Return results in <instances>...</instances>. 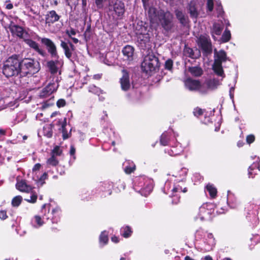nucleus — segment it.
<instances>
[{
  "label": "nucleus",
  "mask_w": 260,
  "mask_h": 260,
  "mask_svg": "<svg viewBox=\"0 0 260 260\" xmlns=\"http://www.w3.org/2000/svg\"><path fill=\"white\" fill-rule=\"evenodd\" d=\"M148 15L150 23L156 24L161 27L165 33L174 32L175 25L173 22V15L169 11L157 10L154 7H150L148 10Z\"/></svg>",
  "instance_id": "1"
},
{
  "label": "nucleus",
  "mask_w": 260,
  "mask_h": 260,
  "mask_svg": "<svg viewBox=\"0 0 260 260\" xmlns=\"http://www.w3.org/2000/svg\"><path fill=\"white\" fill-rule=\"evenodd\" d=\"M41 69L40 62L31 58H24L18 62L17 76L28 75L31 77L39 72Z\"/></svg>",
  "instance_id": "2"
},
{
  "label": "nucleus",
  "mask_w": 260,
  "mask_h": 260,
  "mask_svg": "<svg viewBox=\"0 0 260 260\" xmlns=\"http://www.w3.org/2000/svg\"><path fill=\"white\" fill-rule=\"evenodd\" d=\"M160 66L158 58L151 51L144 58L141 63V69L143 72L150 74L159 70Z\"/></svg>",
  "instance_id": "3"
},
{
  "label": "nucleus",
  "mask_w": 260,
  "mask_h": 260,
  "mask_svg": "<svg viewBox=\"0 0 260 260\" xmlns=\"http://www.w3.org/2000/svg\"><path fill=\"white\" fill-rule=\"evenodd\" d=\"M17 37L22 39L29 47L34 49L42 57H45L47 55L46 52L39 47L38 43L29 39V35L28 32L23 27L18 25H17Z\"/></svg>",
  "instance_id": "4"
},
{
  "label": "nucleus",
  "mask_w": 260,
  "mask_h": 260,
  "mask_svg": "<svg viewBox=\"0 0 260 260\" xmlns=\"http://www.w3.org/2000/svg\"><path fill=\"white\" fill-rule=\"evenodd\" d=\"M184 84L185 87L190 91L198 92L202 94L207 93V88L199 80L188 77L184 81Z\"/></svg>",
  "instance_id": "5"
},
{
  "label": "nucleus",
  "mask_w": 260,
  "mask_h": 260,
  "mask_svg": "<svg viewBox=\"0 0 260 260\" xmlns=\"http://www.w3.org/2000/svg\"><path fill=\"white\" fill-rule=\"evenodd\" d=\"M109 11L113 17L121 19L125 12L124 3L120 0L112 2L109 6Z\"/></svg>",
  "instance_id": "6"
},
{
  "label": "nucleus",
  "mask_w": 260,
  "mask_h": 260,
  "mask_svg": "<svg viewBox=\"0 0 260 260\" xmlns=\"http://www.w3.org/2000/svg\"><path fill=\"white\" fill-rule=\"evenodd\" d=\"M47 204H44L41 209V212L44 213L43 218L47 220H50L53 223H57L60 220V209L58 207H56L52 209L51 212H50V209H48V212L46 213V206ZM51 205L48 204V206L50 207Z\"/></svg>",
  "instance_id": "7"
},
{
  "label": "nucleus",
  "mask_w": 260,
  "mask_h": 260,
  "mask_svg": "<svg viewBox=\"0 0 260 260\" xmlns=\"http://www.w3.org/2000/svg\"><path fill=\"white\" fill-rule=\"evenodd\" d=\"M16 54H14L8 58L4 64L3 69V74L7 78L12 77L16 71Z\"/></svg>",
  "instance_id": "8"
},
{
  "label": "nucleus",
  "mask_w": 260,
  "mask_h": 260,
  "mask_svg": "<svg viewBox=\"0 0 260 260\" xmlns=\"http://www.w3.org/2000/svg\"><path fill=\"white\" fill-rule=\"evenodd\" d=\"M198 45L204 54L208 55L212 53V43L209 36L201 35L198 38Z\"/></svg>",
  "instance_id": "9"
},
{
  "label": "nucleus",
  "mask_w": 260,
  "mask_h": 260,
  "mask_svg": "<svg viewBox=\"0 0 260 260\" xmlns=\"http://www.w3.org/2000/svg\"><path fill=\"white\" fill-rule=\"evenodd\" d=\"M214 205L212 203L203 204L199 208V218L202 221L208 220L211 218V215L214 212Z\"/></svg>",
  "instance_id": "10"
},
{
  "label": "nucleus",
  "mask_w": 260,
  "mask_h": 260,
  "mask_svg": "<svg viewBox=\"0 0 260 260\" xmlns=\"http://www.w3.org/2000/svg\"><path fill=\"white\" fill-rule=\"evenodd\" d=\"M40 39L41 43L46 47L48 53L50 55L52 58H59L57 47L55 44L50 39L42 38H40Z\"/></svg>",
  "instance_id": "11"
},
{
  "label": "nucleus",
  "mask_w": 260,
  "mask_h": 260,
  "mask_svg": "<svg viewBox=\"0 0 260 260\" xmlns=\"http://www.w3.org/2000/svg\"><path fill=\"white\" fill-rule=\"evenodd\" d=\"M112 182L108 181L101 182L98 187L97 191L100 194L101 197L105 198L112 194Z\"/></svg>",
  "instance_id": "12"
},
{
  "label": "nucleus",
  "mask_w": 260,
  "mask_h": 260,
  "mask_svg": "<svg viewBox=\"0 0 260 260\" xmlns=\"http://www.w3.org/2000/svg\"><path fill=\"white\" fill-rule=\"evenodd\" d=\"M138 46L141 50H145L151 47L150 34H139L137 35Z\"/></svg>",
  "instance_id": "13"
},
{
  "label": "nucleus",
  "mask_w": 260,
  "mask_h": 260,
  "mask_svg": "<svg viewBox=\"0 0 260 260\" xmlns=\"http://www.w3.org/2000/svg\"><path fill=\"white\" fill-rule=\"evenodd\" d=\"M122 76L119 79V83L122 90L128 91L131 88V82L129 72L126 69L121 71Z\"/></svg>",
  "instance_id": "14"
},
{
  "label": "nucleus",
  "mask_w": 260,
  "mask_h": 260,
  "mask_svg": "<svg viewBox=\"0 0 260 260\" xmlns=\"http://www.w3.org/2000/svg\"><path fill=\"white\" fill-rule=\"evenodd\" d=\"M57 90L54 83H50L40 91L39 96L44 99L48 97Z\"/></svg>",
  "instance_id": "15"
},
{
  "label": "nucleus",
  "mask_w": 260,
  "mask_h": 260,
  "mask_svg": "<svg viewBox=\"0 0 260 260\" xmlns=\"http://www.w3.org/2000/svg\"><path fill=\"white\" fill-rule=\"evenodd\" d=\"M61 16L58 15L55 11L51 10L48 11L45 16V23L48 26H50L55 22L58 21Z\"/></svg>",
  "instance_id": "16"
},
{
  "label": "nucleus",
  "mask_w": 260,
  "mask_h": 260,
  "mask_svg": "<svg viewBox=\"0 0 260 260\" xmlns=\"http://www.w3.org/2000/svg\"><path fill=\"white\" fill-rule=\"evenodd\" d=\"M174 13L176 18L182 26L186 27L188 25L189 23L188 17L181 10L176 9Z\"/></svg>",
  "instance_id": "17"
},
{
  "label": "nucleus",
  "mask_w": 260,
  "mask_h": 260,
  "mask_svg": "<svg viewBox=\"0 0 260 260\" xmlns=\"http://www.w3.org/2000/svg\"><path fill=\"white\" fill-rule=\"evenodd\" d=\"M135 48L131 45H127L122 50L124 59L131 61L134 59Z\"/></svg>",
  "instance_id": "18"
},
{
  "label": "nucleus",
  "mask_w": 260,
  "mask_h": 260,
  "mask_svg": "<svg viewBox=\"0 0 260 260\" xmlns=\"http://www.w3.org/2000/svg\"><path fill=\"white\" fill-rule=\"evenodd\" d=\"M54 60H50L47 62L46 67L52 75L56 74L58 71L57 66L60 64L59 58H55Z\"/></svg>",
  "instance_id": "19"
},
{
  "label": "nucleus",
  "mask_w": 260,
  "mask_h": 260,
  "mask_svg": "<svg viewBox=\"0 0 260 260\" xmlns=\"http://www.w3.org/2000/svg\"><path fill=\"white\" fill-rule=\"evenodd\" d=\"M223 29V24L215 22L213 23L212 27L211 28V34L212 38L215 40V35L219 36L221 35V32Z\"/></svg>",
  "instance_id": "20"
},
{
  "label": "nucleus",
  "mask_w": 260,
  "mask_h": 260,
  "mask_svg": "<svg viewBox=\"0 0 260 260\" xmlns=\"http://www.w3.org/2000/svg\"><path fill=\"white\" fill-rule=\"evenodd\" d=\"M60 46L63 49L65 56L70 60H72V55L74 56L76 55V53H73L70 50L68 43L61 41Z\"/></svg>",
  "instance_id": "21"
},
{
  "label": "nucleus",
  "mask_w": 260,
  "mask_h": 260,
  "mask_svg": "<svg viewBox=\"0 0 260 260\" xmlns=\"http://www.w3.org/2000/svg\"><path fill=\"white\" fill-rule=\"evenodd\" d=\"M212 69L214 73L218 76L222 77V78L225 77V74L223 69L222 63L216 61L214 62L212 66Z\"/></svg>",
  "instance_id": "22"
},
{
  "label": "nucleus",
  "mask_w": 260,
  "mask_h": 260,
  "mask_svg": "<svg viewBox=\"0 0 260 260\" xmlns=\"http://www.w3.org/2000/svg\"><path fill=\"white\" fill-rule=\"evenodd\" d=\"M215 57V58L214 60L215 62L217 61L222 63L223 62H225L228 60L226 53L223 50H220L218 52L216 51Z\"/></svg>",
  "instance_id": "23"
},
{
  "label": "nucleus",
  "mask_w": 260,
  "mask_h": 260,
  "mask_svg": "<svg viewBox=\"0 0 260 260\" xmlns=\"http://www.w3.org/2000/svg\"><path fill=\"white\" fill-rule=\"evenodd\" d=\"M188 71L194 77H201L203 74V70L199 66L189 67Z\"/></svg>",
  "instance_id": "24"
},
{
  "label": "nucleus",
  "mask_w": 260,
  "mask_h": 260,
  "mask_svg": "<svg viewBox=\"0 0 260 260\" xmlns=\"http://www.w3.org/2000/svg\"><path fill=\"white\" fill-rule=\"evenodd\" d=\"M17 189L21 192L29 193L32 190L31 186L27 185L25 181H17Z\"/></svg>",
  "instance_id": "25"
},
{
  "label": "nucleus",
  "mask_w": 260,
  "mask_h": 260,
  "mask_svg": "<svg viewBox=\"0 0 260 260\" xmlns=\"http://www.w3.org/2000/svg\"><path fill=\"white\" fill-rule=\"evenodd\" d=\"M188 191L187 188L186 186L183 187V182H179L174 185L172 189V192L173 193H179L180 192L186 193Z\"/></svg>",
  "instance_id": "26"
},
{
  "label": "nucleus",
  "mask_w": 260,
  "mask_h": 260,
  "mask_svg": "<svg viewBox=\"0 0 260 260\" xmlns=\"http://www.w3.org/2000/svg\"><path fill=\"white\" fill-rule=\"evenodd\" d=\"M227 202L231 208H236L239 205V202L234 194H229L228 197Z\"/></svg>",
  "instance_id": "27"
},
{
  "label": "nucleus",
  "mask_w": 260,
  "mask_h": 260,
  "mask_svg": "<svg viewBox=\"0 0 260 260\" xmlns=\"http://www.w3.org/2000/svg\"><path fill=\"white\" fill-rule=\"evenodd\" d=\"M136 170V165L134 162L128 160L125 162V166L124 168V172L127 174H130Z\"/></svg>",
  "instance_id": "28"
},
{
  "label": "nucleus",
  "mask_w": 260,
  "mask_h": 260,
  "mask_svg": "<svg viewBox=\"0 0 260 260\" xmlns=\"http://www.w3.org/2000/svg\"><path fill=\"white\" fill-rule=\"evenodd\" d=\"M148 25L146 26L145 25H143V22H141V24L138 23L136 26V34L138 35L139 34H149L148 32Z\"/></svg>",
  "instance_id": "29"
},
{
  "label": "nucleus",
  "mask_w": 260,
  "mask_h": 260,
  "mask_svg": "<svg viewBox=\"0 0 260 260\" xmlns=\"http://www.w3.org/2000/svg\"><path fill=\"white\" fill-rule=\"evenodd\" d=\"M170 135L167 132H165L163 133L160 137V143L162 146H167L169 144L170 142Z\"/></svg>",
  "instance_id": "30"
},
{
  "label": "nucleus",
  "mask_w": 260,
  "mask_h": 260,
  "mask_svg": "<svg viewBox=\"0 0 260 260\" xmlns=\"http://www.w3.org/2000/svg\"><path fill=\"white\" fill-rule=\"evenodd\" d=\"M206 189L212 199H215L216 197L217 191L214 185L208 184L206 186Z\"/></svg>",
  "instance_id": "31"
},
{
  "label": "nucleus",
  "mask_w": 260,
  "mask_h": 260,
  "mask_svg": "<svg viewBox=\"0 0 260 260\" xmlns=\"http://www.w3.org/2000/svg\"><path fill=\"white\" fill-rule=\"evenodd\" d=\"M121 235L125 238H129L132 234L133 231L129 226H125L121 229Z\"/></svg>",
  "instance_id": "32"
},
{
  "label": "nucleus",
  "mask_w": 260,
  "mask_h": 260,
  "mask_svg": "<svg viewBox=\"0 0 260 260\" xmlns=\"http://www.w3.org/2000/svg\"><path fill=\"white\" fill-rule=\"evenodd\" d=\"M188 11L191 18H197L198 17L199 13L194 4L190 3L188 6Z\"/></svg>",
  "instance_id": "33"
},
{
  "label": "nucleus",
  "mask_w": 260,
  "mask_h": 260,
  "mask_svg": "<svg viewBox=\"0 0 260 260\" xmlns=\"http://www.w3.org/2000/svg\"><path fill=\"white\" fill-rule=\"evenodd\" d=\"M88 90L89 92L93 94L100 95L103 93V91L98 87H96L94 85H90L88 88Z\"/></svg>",
  "instance_id": "34"
},
{
  "label": "nucleus",
  "mask_w": 260,
  "mask_h": 260,
  "mask_svg": "<svg viewBox=\"0 0 260 260\" xmlns=\"http://www.w3.org/2000/svg\"><path fill=\"white\" fill-rule=\"evenodd\" d=\"M99 241L100 243H102L104 245H106L108 243L109 238L106 231H103L101 233L99 237Z\"/></svg>",
  "instance_id": "35"
},
{
  "label": "nucleus",
  "mask_w": 260,
  "mask_h": 260,
  "mask_svg": "<svg viewBox=\"0 0 260 260\" xmlns=\"http://www.w3.org/2000/svg\"><path fill=\"white\" fill-rule=\"evenodd\" d=\"M19 76L20 85L24 87L28 84L29 77L30 76L28 75L21 76L20 75Z\"/></svg>",
  "instance_id": "36"
},
{
  "label": "nucleus",
  "mask_w": 260,
  "mask_h": 260,
  "mask_svg": "<svg viewBox=\"0 0 260 260\" xmlns=\"http://www.w3.org/2000/svg\"><path fill=\"white\" fill-rule=\"evenodd\" d=\"M231 38V34L230 30L226 28L224 31L223 32L222 37H221V41L223 43H226L229 42Z\"/></svg>",
  "instance_id": "37"
},
{
  "label": "nucleus",
  "mask_w": 260,
  "mask_h": 260,
  "mask_svg": "<svg viewBox=\"0 0 260 260\" xmlns=\"http://www.w3.org/2000/svg\"><path fill=\"white\" fill-rule=\"evenodd\" d=\"M48 178V174L44 172L38 180L37 183L39 187L42 186L45 183V180Z\"/></svg>",
  "instance_id": "38"
},
{
  "label": "nucleus",
  "mask_w": 260,
  "mask_h": 260,
  "mask_svg": "<svg viewBox=\"0 0 260 260\" xmlns=\"http://www.w3.org/2000/svg\"><path fill=\"white\" fill-rule=\"evenodd\" d=\"M184 54L186 56H188V57L193 59L194 58V52L193 50L190 48V47H185L184 50Z\"/></svg>",
  "instance_id": "39"
},
{
  "label": "nucleus",
  "mask_w": 260,
  "mask_h": 260,
  "mask_svg": "<svg viewBox=\"0 0 260 260\" xmlns=\"http://www.w3.org/2000/svg\"><path fill=\"white\" fill-rule=\"evenodd\" d=\"M58 160L54 155H51V156L48 158L47 161V164L53 167H55L58 165Z\"/></svg>",
  "instance_id": "40"
},
{
  "label": "nucleus",
  "mask_w": 260,
  "mask_h": 260,
  "mask_svg": "<svg viewBox=\"0 0 260 260\" xmlns=\"http://www.w3.org/2000/svg\"><path fill=\"white\" fill-rule=\"evenodd\" d=\"M171 197L172 198V204L173 205H176L180 202V197L178 193H173V192H172Z\"/></svg>",
  "instance_id": "41"
},
{
  "label": "nucleus",
  "mask_w": 260,
  "mask_h": 260,
  "mask_svg": "<svg viewBox=\"0 0 260 260\" xmlns=\"http://www.w3.org/2000/svg\"><path fill=\"white\" fill-rule=\"evenodd\" d=\"M30 193V199H25V200L27 202L31 203H35L36 202L37 200V194L34 192L32 190L29 192Z\"/></svg>",
  "instance_id": "42"
},
{
  "label": "nucleus",
  "mask_w": 260,
  "mask_h": 260,
  "mask_svg": "<svg viewBox=\"0 0 260 260\" xmlns=\"http://www.w3.org/2000/svg\"><path fill=\"white\" fill-rule=\"evenodd\" d=\"M52 131L51 128L50 126L44 127L43 128V134L45 136H46L47 138H51L52 136Z\"/></svg>",
  "instance_id": "43"
},
{
  "label": "nucleus",
  "mask_w": 260,
  "mask_h": 260,
  "mask_svg": "<svg viewBox=\"0 0 260 260\" xmlns=\"http://www.w3.org/2000/svg\"><path fill=\"white\" fill-rule=\"evenodd\" d=\"M173 67V61L171 59H167L165 63V69L169 71H172Z\"/></svg>",
  "instance_id": "44"
},
{
  "label": "nucleus",
  "mask_w": 260,
  "mask_h": 260,
  "mask_svg": "<svg viewBox=\"0 0 260 260\" xmlns=\"http://www.w3.org/2000/svg\"><path fill=\"white\" fill-rule=\"evenodd\" d=\"M205 110L202 109L198 107L195 108L193 109V114L196 117H199L202 116L205 112Z\"/></svg>",
  "instance_id": "45"
},
{
  "label": "nucleus",
  "mask_w": 260,
  "mask_h": 260,
  "mask_svg": "<svg viewBox=\"0 0 260 260\" xmlns=\"http://www.w3.org/2000/svg\"><path fill=\"white\" fill-rule=\"evenodd\" d=\"M206 88H207V92L209 89H213L216 87V83L215 80H209L206 81Z\"/></svg>",
  "instance_id": "46"
},
{
  "label": "nucleus",
  "mask_w": 260,
  "mask_h": 260,
  "mask_svg": "<svg viewBox=\"0 0 260 260\" xmlns=\"http://www.w3.org/2000/svg\"><path fill=\"white\" fill-rule=\"evenodd\" d=\"M9 28L12 36L15 38L16 36V25L14 22H11Z\"/></svg>",
  "instance_id": "47"
},
{
  "label": "nucleus",
  "mask_w": 260,
  "mask_h": 260,
  "mask_svg": "<svg viewBox=\"0 0 260 260\" xmlns=\"http://www.w3.org/2000/svg\"><path fill=\"white\" fill-rule=\"evenodd\" d=\"M256 167V165H252L249 167L248 168V177L250 178H253L256 175V173L254 172L255 168Z\"/></svg>",
  "instance_id": "48"
},
{
  "label": "nucleus",
  "mask_w": 260,
  "mask_h": 260,
  "mask_svg": "<svg viewBox=\"0 0 260 260\" xmlns=\"http://www.w3.org/2000/svg\"><path fill=\"white\" fill-rule=\"evenodd\" d=\"M62 150H60L59 146H56L54 147L53 149L51 152V155L55 156H60L62 154Z\"/></svg>",
  "instance_id": "49"
},
{
  "label": "nucleus",
  "mask_w": 260,
  "mask_h": 260,
  "mask_svg": "<svg viewBox=\"0 0 260 260\" xmlns=\"http://www.w3.org/2000/svg\"><path fill=\"white\" fill-rule=\"evenodd\" d=\"M214 0H207L206 7L207 11L211 12L214 8Z\"/></svg>",
  "instance_id": "50"
},
{
  "label": "nucleus",
  "mask_w": 260,
  "mask_h": 260,
  "mask_svg": "<svg viewBox=\"0 0 260 260\" xmlns=\"http://www.w3.org/2000/svg\"><path fill=\"white\" fill-rule=\"evenodd\" d=\"M216 10L217 11L218 16H221L223 13L224 12L221 2L216 3Z\"/></svg>",
  "instance_id": "51"
},
{
  "label": "nucleus",
  "mask_w": 260,
  "mask_h": 260,
  "mask_svg": "<svg viewBox=\"0 0 260 260\" xmlns=\"http://www.w3.org/2000/svg\"><path fill=\"white\" fill-rule=\"evenodd\" d=\"M66 34L68 36V37L70 38L72 37V36H75L77 34L76 30L73 28L71 27L70 29H67L66 30Z\"/></svg>",
  "instance_id": "52"
},
{
  "label": "nucleus",
  "mask_w": 260,
  "mask_h": 260,
  "mask_svg": "<svg viewBox=\"0 0 260 260\" xmlns=\"http://www.w3.org/2000/svg\"><path fill=\"white\" fill-rule=\"evenodd\" d=\"M35 222L39 226H42L44 224V222L42 218L39 215H35L34 216Z\"/></svg>",
  "instance_id": "53"
},
{
  "label": "nucleus",
  "mask_w": 260,
  "mask_h": 260,
  "mask_svg": "<svg viewBox=\"0 0 260 260\" xmlns=\"http://www.w3.org/2000/svg\"><path fill=\"white\" fill-rule=\"evenodd\" d=\"M66 105V101L64 99H60L56 102V106L60 108L63 107Z\"/></svg>",
  "instance_id": "54"
},
{
  "label": "nucleus",
  "mask_w": 260,
  "mask_h": 260,
  "mask_svg": "<svg viewBox=\"0 0 260 260\" xmlns=\"http://www.w3.org/2000/svg\"><path fill=\"white\" fill-rule=\"evenodd\" d=\"M79 0H66L67 4L69 6H76L78 5Z\"/></svg>",
  "instance_id": "55"
},
{
  "label": "nucleus",
  "mask_w": 260,
  "mask_h": 260,
  "mask_svg": "<svg viewBox=\"0 0 260 260\" xmlns=\"http://www.w3.org/2000/svg\"><path fill=\"white\" fill-rule=\"evenodd\" d=\"M255 140V137L253 135H249L246 137V142L250 144Z\"/></svg>",
  "instance_id": "56"
},
{
  "label": "nucleus",
  "mask_w": 260,
  "mask_h": 260,
  "mask_svg": "<svg viewBox=\"0 0 260 260\" xmlns=\"http://www.w3.org/2000/svg\"><path fill=\"white\" fill-rule=\"evenodd\" d=\"M106 0H95V3L98 8L101 9L103 7V3L106 2Z\"/></svg>",
  "instance_id": "57"
},
{
  "label": "nucleus",
  "mask_w": 260,
  "mask_h": 260,
  "mask_svg": "<svg viewBox=\"0 0 260 260\" xmlns=\"http://www.w3.org/2000/svg\"><path fill=\"white\" fill-rule=\"evenodd\" d=\"M255 205L253 204L248 203L246 205L245 208V210H247L248 212H250L251 210H253L254 208ZM247 214H250L249 212L247 213Z\"/></svg>",
  "instance_id": "58"
},
{
  "label": "nucleus",
  "mask_w": 260,
  "mask_h": 260,
  "mask_svg": "<svg viewBox=\"0 0 260 260\" xmlns=\"http://www.w3.org/2000/svg\"><path fill=\"white\" fill-rule=\"evenodd\" d=\"M62 138L63 140L67 139L69 138V135L68 134L66 128H62Z\"/></svg>",
  "instance_id": "59"
},
{
  "label": "nucleus",
  "mask_w": 260,
  "mask_h": 260,
  "mask_svg": "<svg viewBox=\"0 0 260 260\" xmlns=\"http://www.w3.org/2000/svg\"><path fill=\"white\" fill-rule=\"evenodd\" d=\"M7 212L5 210H1L0 211V218L2 219H5L7 218Z\"/></svg>",
  "instance_id": "60"
},
{
  "label": "nucleus",
  "mask_w": 260,
  "mask_h": 260,
  "mask_svg": "<svg viewBox=\"0 0 260 260\" xmlns=\"http://www.w3.org/2000/svg\"><path fill=\"white\" fill-rule=\"evenodd\" d=\"M41 167H42V166L40 163H37V164H35L34 165V167L32 168V172H35L40 170Z\"/></svg>",
  "instance_id": "61"
},
{
  "label": "nucleus",
  "mask_w": 260,
  "mask_h": 260,
  "mask_svg": "<svg viewBox=\"0 0 260 260\" xmlns=\"http://www.w3.org/2000/svg\"><path fill=\"white\" fill-rule=\"evenodd\" d=\"M68 44L69 48H70V50L72 51V52L73 53L74 52H75V51L76 50V47L74 46V45H73V44L70 41H69Z\"/></svg>",
  "instance_id": "62"
},
{
  "label": "nucleus",
  "mask_w": 260,
  "mask_h": 260,
  "mask_svg": "<svg viewBox=\"0 0 260 260\" xmlns=\"http://www.w3.org/2000/svg\"><path fill=\"white\" fill-rule=\"evenodd\" d=\"M76 152V149L73 145H71L70 147V154L71 155H74Z\"/></svg>",
  "instance_id": "63"
},
{
  "label": "nucleus",
  "mask_w": 260,
  "mask_h": 260,
  "mask_svg": "<svg viewBox=\"0 0 260 260\" xmlns=\"http://www.w3.org/2000/svg\"><path fill=\"white\" fill-rule=\"evenodd\" d=\"M111 241L115 243H117L119 242V238L116 236H113L111 237Z\"/></svg>",
  "instance_id": "64"
}]
</instances>
